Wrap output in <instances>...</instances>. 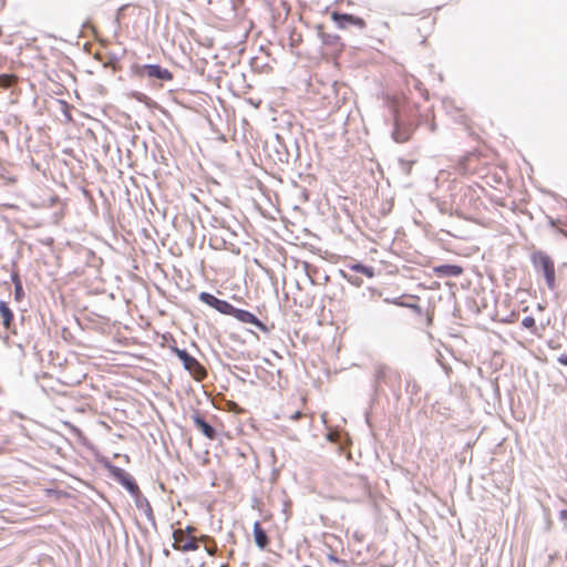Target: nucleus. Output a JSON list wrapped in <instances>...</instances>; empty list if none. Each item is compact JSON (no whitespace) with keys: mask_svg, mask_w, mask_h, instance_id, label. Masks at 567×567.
Masks as SVG:
<instances>
[{"mask_svg":"<svg viewBox=\"0 0 567 567\" xmlns=\"http://www.w3.org/2000/svg\"><path fill=\"white\" fill-rule=\"evenodd\" d=\"M351 270L355 272H360L369 278H372L374 276V270L372 267L364 266L362 264H355L351 266Z\"/></svg>","mask_w":567,"mask_h":567,"instance_id":"nucleus-16","label":"nucleus"},{"mask_svg":"<svg viewBox=\"0 0 567 567\" xmlns=\"http://www.w3.org/2000/svg\"><path fill=\"white\" fill-rule=\"evenodd\" d=\"M192 420L195 426L209 440H214L216 437V432L212 425H209L204 417L198 413H194L192 415Z\"/></svg>","mask_w":567,"mask_h":567,"instance_id":"nucleus-9","label":"nucleus"},{"mask_svg":"<svg viewBox=\"0 0 567 567\" xmlns=\"http://www.w3.org/2000/svg\"><path fill=\"white\" fill-rule=\"evenodd\" d=\"M0 316L2 318L4 328L9 329L14 316L6 301H0Z\"/></svg>","mask_w":567,"mask_h":567,"instance_id":"nucleus-13","label":"nucleus"},{"mask_svg":"<svg viewBox=\"0 0 567 567\" xmlns=\"http://www.w3.org/2000/svg\"><path fill=\"white\" fill-rule=\"evenodd\" d=\"M563 516L567 517V512L566 511L563 512Z\"/></svg>","mask_w":567,"mask_h":567,"instance_id":"nucleus-26","label":"nucleus"},{"mask_svg":"<svg viewBox=\"0 0 567 567\" xmlns=\"http://www.w3.org/2000/svg\"><path fill=\"white\" fill-rule=\"evenodd\" d=\"M532 262L538 271L544 274L548 288L555 289L556 271L553 259L544 251H535L532 255Z\"/></svg>","mask_w":567,"mask_h":567,"instance_id":"nucleus-1","label":"nucleus"},{"mask_svg":"<svg viewBox=\"0 0 567 567\" xmlns=\"http://www.w3.org/2000/svg\"><path fill=\"white\" fill-rule=\"evenodd\" d=\"M172 351L182 361L185 370H187L196 381H203L207 377V371L204 365L186 350L173 347Z\"/></svg>","mask_w":567,"mask_h":567,"instance_id":"nucleus-2","label":"nucleus"},{"mask_svg":"<svg viewBox=\"0 0 567 567\" xmlns=\"http://www.w3.org/2000/svg\"><path fill=\"white\" fill-rule=\"evenodd\" d=\"M7 0H0V11L6 7Z\"/></svg>","mask_w":567,"mask_h":567,"instance_id":"nucleus-24","label":"nucleus"},{"mask_svg":"<svg viewBox=\"0 0 567 567\" xmlns=\"http://www.w3.org/2000/svg\"><path fill=\"white\" fill-rule=\"evenodd\" d=\"M205 550L209 556H216L218 553V546L214 538L205 545Z\"/></svg>","mask_w":567,"mask_h":567,"instance_id":"nucleus-18","label":"nucleus"},{"mask_svg":"<svg viewBox=\"0 0 567 567\" xmlns=\"http://www.w3.org/2000/svg\"><path fill=\"white\" fill-rule=\"evenodd\" d=\"M130 96L142 103H147L148 101V96L142 92H132Z\"/></svg>","mask_w":567,"mask_h":567,"instance_id":"nucleus-19","label":"nucleus"},{"mask_svg":"<svg viewBox=\"0 0 567 567\" xmlns=\"http://www.w3.org/2000/svg\"><path fill=\"white\" fill-rule=\"evenodd\" d=\"M12 280L14 282V295H16V299L17 300H20L22 295H23V289H22V284L19 279V276L18 275H13L12 276Z\"/></svg>","mask_w":567,"mask_h":567,"instance_id":"nucleus-17","label":"nucleus"},{"mask_svg":"<svg viewBox=\"0 0 567 567\" xmlns=\"http://www.w3.org/2000/svg\"><path fill=\"white\" fill-rule=\"evenodd\" d=\"M336 436H337L336 434H329V435H328V439H329L330 441H336Z\"/></svg>","mask_w":567,"mask_h":567,"instance_id":"nucleus-25","label":"nucleus"},{"mask_svg":"<svg viewBox=\"0 0 567 567\" xmlns=\"http://www.w3.org/2000/svg\"><path fill=\"white\" fill-rule=\"evenodd\" d=\"M415 127L416 125L402 123L399 114L396 113L394 115V130L392 132V137L396 143H405L413 135Z\"/></svg>","mask_w":567,"mask_h":567,"instance_id":"nucleus-6","label":"nucleus"},{"mask_svg":"<svg viewBox=\"0 0 567 567\" xmlns=\"http://www.w3.org/2000/svg\"><path fill=\"white\" fill-rule=\"evenodd\" d=\"M290 417L291 420L298 421L302 417V413L300 411H297Z\"/></svg>","mask_w":567,"mask_h":567,"instance_id":"nucleus-23","label":"nucleus"},{"mask_svg":"<svg viewBox=\"0 0 567 567\" xmlns=\"http://www.w3.org/2000/svg\"><path fill=\"white\" fill-rule=\"evenodd\" d=\"M254 539L260 549H265L269 545L267 533L264 530L259 522L254 524Z\"/></svg>","mask_w":567,"mask_h":567,"instance_id":"nucleus-10","label":"nucleus"},{"mask_svg":"<svg viewBox=\"0 0 567 567\" xmlns=\"http://www.w3.org/2000/svg\"><path fill=\"white\" fill-rule=\"evenodd\" d=\"M113 474L115 478L121 482L125 487H127L130 491H134L137 488L136 484L134 483L132 476L126 473L124 470L121 468H114Z\"/></svg>","mask_w":567,"mask_h":567,"instance_id":"nucleus-11","label":"nucleus"},{"mask_svg":"<svg viewBox=\"0 0 567 567\" xmlns=\"http://www.w3.org/2000/svg\"><path fill=\"white\" fill-rule=\"evenodd\" d=\"M196 528L194 526H187L186 528H182L183 534L187 536H194Z\"/></svg>","mask_w":567,"mask_h":567,"instance_id":"nucleus-21","label":"nucleus"},{"mask_svg":"<svg viewBox=\"0 0 567 567\" xmlns=\"http://www.w3.org/2000/svg\"><path fill=\"white\" fill-rule=\"evenodd\" d=\"M18 83V76L14 74H0V87L9 89Z\"/></svg>","mask_w":567,"mask_h":567,"instance_id":"nucleus-14","label":"nucleus"},{"mask_svg":"<svg viewBox=\"0 0 567 567\" xmlns=\"http://www.w3.org/2000/svg\"><path fill=\"white\" fill-rule=\"evenodd\" d=\"M331 18L340 29H346L350 25L363 29L367 25L362 18L352 14L332 12Z\"/></svg>","mask_w":567,"mask_h":567,"instance_id":"nucleus-7","label":"nucleus"},{"mask_svg":"<svg viewBox=\"0 0 567 567\" xmlns=\"http://www.w3.org/2000/svg\"><path fill=\"white\" fill-rule=\"evenodd\" d=\"M199 300L203 301L204 303L208 305L209 307L216 309L217 311H219L223 315H228V316L233 317L234 311L236 310V308L233 305H230L228 301L218 299L209 292H205V291L200 292Z\"/></svg>","mask_w":567,"mask_h":567,"instance_id":"nucleus-5","label":"nucleus"},{"mask_svg":"<svg viewBox=\"0 0 567 567\" xmlns=\"http://www.w3.org/2000/svg\"><path fill=\"white\" fill-rule=\"evenodd\" d=\"M522 326L524 328L528 329L533 334L538 336V337L540 336L538 333V329H537V326H536V320L532 316L525 317L522 320Z\"/></svg>","mask_w":567,"mask_h":567,"instance_id":"nucleus-15","label":"nucleus"},{"mask_svg":"<svg viewBox=\"0 0 567 567\" xmlns=\"http://www.w3.org/2000/svg\"><path fill=\"white\" fill-rule=\"evenodd\" d=\"M132 72L138 78L148 76L151 79H158L167 82L173 80V73L157 64H135L132 66Z\"/></svg>","mask_w":567,"mask_h":567,"instance_id":"nucleus-3","label":"nucleus"},{"mask_svg":"<svg viewBox=\"0 0 567 567\" xmlns=\"http://www.w3.org/2000/svg\"><path fill=\"white\" fill-rule=\"evenodd\" d=\"M213 537L208 536V535H202L199 537H196L197 539V545L199 546V543H203L204 545H206L207 543H209L212 540Z\"/></svg>","mask_w":567,"mask_h":567,"instance_id":"nucleus-20","label":"nucleus"},{"mask_svg":"<svg viewBox=\"0 0 567 567\" xmlns=\"http://www.w3.org/2000/svg\"><path fill=\"white\" fill-rule=\"evenodd\" d=\"M220 567H228V565H221Z\"/></svg>","mask_w":567,"mask_h":567,"instance_id":"nucleus-27","label":"nucleus"},{"mask_svg":"<svg viewBox=\"0 0 567 567\" xmlns=\"http://www.w3.org/2000/svg\"><path fill=\"white\" fill-rule=\"evenodd\" d=\"M558 362L567 367V353H563L558 357Z\"/></svg>","mask_w":567,"mask_h":567,"instance_id":"nucleus-22","label":"nucleus"},{"mask_svg":"<svg viewBox=\"0 0 567 567\" xmlns=\"http://www.w3.org/2000/svg\"><path fill=\"white\" fill-rule=\"evenodd\" d=\"M434 271L437 275L457 277L463 272V269H462V267H460L457 265H442V266L435 267Z\"/></svg>","mask_w":567,"mask_h":567,"instance_id":"nucleus-12","label":"nucleus"},{"mask_svg":"<svg viewBox=\"0 0 567 567\" xmlns=\"http://www.w3.org/2000/svg\"><path fill=\"white\" fill-rule=\"evenodd\" d=\"M233 317L243 323L254 324L257 328H259L261 331L268 332L267 326L265 323H262L254 313H251L247 310L236 308Z\"/></svg>","mask_w":567,"mask_h":567,"instance_id":"nucleus-8","label":"nucleus"},{"mask_svg":"<svg viewBox=\"0 0 567 567\" xmlns=\"http://www.w3.org/2000/svg\"><path fill=\"white\" fill-rule=\"evenodd\" d=\"M173 548L178 551L188 553L198 549L196 536H187L183 534L182 528L173 532Z\"/></svg>","mask_w":567,"mask_h":567,"instance_id":"nucleus-4","label":"nucleus"}]
</instances>
